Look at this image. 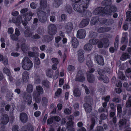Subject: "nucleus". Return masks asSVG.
Returning <instances> with one entry per match:
<instances>
[{"mask_svg":"<svg viewBox=\"0 0 131 131\" xmlns=\"http://www.w3.org/2000/svg\"><path fill=\"white\" fill-rule=\"evenodd\" d=\"M21 65L25 70H28L31 69L33 64L31 60L27 57H25L22 60Z\"/></svg>","mask_w":131,"mask_h":131,"instance_id":"1","label":"nucleus"},{"mask_svg":"<svg viewBox=\"0 0 131 131\" xmlns=\"http://www.w3.org/2000/svg\"><path fill=\"white\" fill-rule=\"evenodd\" d=\"M37 13L39 21L42 23L46 22L47 19L46 13L42 10V8H39L37 9Z\"/></svg>","mask_w":131,"mask_h":131,"instance_id":"2","label":"nucleus"},{"mask_svg":"<svg viewBox=\"0 0 131 131\" xmlns=\"http://www.w3.org/2000/svg\"><path fill=\"white\" fill-rule=\"evenodd\" d=\"M90 0H82L81 3L79 5L80 10L79 12V13H81V14L88 7L89 4Z\"/></svg>","mask_w":131,"mask_h":131,"instance_id":"3","label":"nucleus"},{"mask_svg":"<svg viewBox=\"0 0 131 131\" xmlns=\"http://www.w3.org/2000/svg\"><path fill=\"white\" fill-rule=\"evenodd\" d=\"M57 31L56 26L53 24H50L48 26V31L50 35H53L55 34Z\"/></svg>","mask_w":131,"mask_h":131,"instance_id":"4","label":"nucleus"},{"mask_svg":"<svg viewBox=\"0 0 131 131\" xmlns=\"http://www.w3.org/2000/svg\"><path fill=\"white\" fill-rule=\"evenodd\" d=\"M23 98L24 101L28 105L31 104L32 100V97L31 94L24 92Z\"/></svg>","mask_w":131,"mask_h":131,"instance_id":"5","label":"nucleus"},{"mask_svg":"<svg viewBox=\"0 0 131 131\" xmlns=\"http://www.w3.org/2000/svg\"><path fill=\"white\" fill-rule=\"evenodd\" d=\"M86 33V31L84 29H80L77 32V37L81 39H83L85 37Z\"/></svg>","mask_w":131,"mask_h":131,"instance_id":"6","label":"nucleus"},{"mask_svg":"<svg viewBox=\"0 0 131 131\" xmlns=\"http://www.w3.org/2000/svg\"><path fill=\"white\" fill-rule=\"evenodd\" d=\"M104 8L101 7H99L96 8L93 12V14L95 15L100 14L103 15L104 14Z\"/></svg>","mask_w":131,"mask_h":131,"instance_id":"7","label":"nucleus"},{"mask_svg":"<svg viewBox=\"0 0 131 131\" xmlns=\"http://www.w3.org/2000/svg\"><path fill=\"white\" fill-rule=\"evenodd\" d=\"M19 119L21 122L23 123H26L28 121V117L27 114L22 112L20 114Z\"/></svg>","mask_w":131,"mask_h":131,"instance_id":"8","label":"nucleus"},{"mask_svg":"<svg viewBox=\"0 0 131 131\" xmlns=\"http://www.w3.org/2000/svg\"><path fill=\"white\" fill-rule=\"evenodd\" d=\"M9 121V118L8 115L5 114H3L0 120V123L4 125L6 124Z\"/></svg>","mask_w":131,"mask_h":131,"instance_id":"9","label":"nucleus"},{"mask_svg":"<svg viewBox=\"0 0 131 131\" xmlns=\"http://www.w3.org/2000/svg\"><path fill=\"white\" fill-rule=\"evenodd\" d=\"M73 27V25L71 22L67 23L65 26V28L67 33H69L72 30Z\"/></svg>","mask_w":131,"mask_h":131,"instance_id":"10","label":"nucleus"},{"mask_svg":"<svg viewBox=\"0 0 131 131\" xmlns=\"http://www.w3.org/2000/svg\"><path fill=\"white\" fill-rule=\"evenodd\" d=\"M127 119L124 118H122L120 119L118 123L119 128L122 129L123 127L125 126L127 123Z\"/></svg>","mask_w":131,"mask_h":131,"instance_id":"11","label":"nucleus"},{"mask_svg":"<svg viewBox=\"0 0 131 131\" xmlns=\"http://www.w3.org/2000/svg\"><path fill=\"white\" fill-rule=\"evenodd\" d=\"M21 129L23 131H34V128L30 124L27 125H25L22 127Z\"/></svg>","mask_w":131,"mask_h":131,"instance_id":"12","label":"nucleus"},{"mask_svg":"<svg viewBox=\"0 0 131 131\" xmlns=\"http://www.w3.org/2000/svg\"><path fill=\"white\" fill-rule=\"evenodd\" d=\"M69 121L67 123V129H68L72 128L74 127V125L73 122L72 121L73 119V116H70L68 118Z\"/></svg>","mask_w":131,"mask_h":131,"instance_id":"13","label":"nucleus"},{"mask_svg":"<svg viewBox=\"0 0 131 131\" xmlns=\"http://www.w3.org/2000/svg\"><path fill=\"white\" fill-rule=\"evenodd\" d=\"M87 79L88 82L90 83H93L95 80L94 75L89 72H87Z\"/></svg>","mask_w":131,"mask_h":131,"instance_id":"14","label":"nucleus"},{"mask_svg":"<svg viewBox=\"0 0 131 131\" xmlns=\"http://www.w3.org/2000/svg\"><path fill=\"white\" fill-rule=\"evenodd\" d=\"M96 60L97 63L100 65L103 66L104 65V63L103 57L101 55H98L95 56Z\"/></svg>","mask_w":131,"mask_h":131,"instance_id":"15","label":"nucleus"},{"mask_svg":"<svg viewBox=\"0 0 131 131\" xmlns=\"http://www.w3.org/2000/svg\"><path fill=\"white\" fill-rule=\"evenodd\" d=\"M89 21L90 20L88 18L83 19L79 24V27L80 28L85 27L88 24Z\"/></svg>","mask_w":131,"mask_h":131,"instance_id":"16","label":"nucleus"},{"mask_svg":"<svg viewBox=\"0 0 131 131\" xmlns=\"http://www.w3.org/2000/svg\"><path fill=\"white\" fill-rule=\"evenodd\" d=\"M23 81L25 83L27 82L28 80L29 75L28 72L25 71L22 73Z\"/></svg>","mask_w":131,"mask_h":131,"instance_id":"17","label":"nucleus"},{"mask_svg":"<svg viewBox=\"0 0 131 131\" xmlns=\"http://www.w3.org/2000/svg\"><path fill=\"white\" fill-rule=\"evenodd\" d=\"M83 106L86 112L88 113L90 112L92 110L91 104L87 103H85L83 104Z\"/></svg>","mask_w":131,"mask_h":131,"instance_id":"18","label":"nucleus"},{"mask_svg":"<svg viewBox=\"0 0 131 131\" xmlns=\"http://www.w3.org/2000/svg\"><path fill=\"white\" fill-rule=\"evenodd\" d=\"M34 14V13L31 12L26 13L24 17L25 20L27 21H30L32 18V16Z\"/></svg>","mask_w":131,"mask_h":131,"instance_id":"19","label":"nucleus"},{"mask_svg":"<svg viewBox=\"0 0 131 131\" xmlns=\"http://www.w3.org/2000/svg\"><path fill=\"white\" fill-rule=\"evenodd\" d=\"M34 99L37 103H39L40 101V94L38 92H34L33 93Z\"/></svg>","mask_w":131,"mask_h":131,"instance_id":"20","label":"nucleus"},{"mask_svg":"<svg viewBox=\"0 0 131 131\" xmlns=\"http://www.w3.org/2000/svg\"><path fill=\"white\" fill-rule=\"evenodd\" d=\"M24 35L25 37H31L32 35V33L30 29H27L25 30L24 32Z\"/></svg>","mask_w":131,"mask_h":131,"instance_id":"21","label":"nucleus"},{"mask_svg":"<svg viewBox=\"0 0 131 131\" xmlns=\"http://www.w3.org/2000/svg\"><path fill=\"white\" fill-rule=\"evenodd\" d=\"M72 43L73 48H76L79 44V42L77 39L74 37H72Z\"/></svg>","mask_w":131,"mask_h":131,"instance_id":"22","label":"nucleus"},{"mask_svg":"<svg viewBox=\"0 0 131 131\" xmlns=\"http://www.w3.org/2000/svg\"><path fill=\"white\" fill-rule=\"evenodd\" d=\"M101 40L103 43V47L104 48H107L109 46L110 42L108 39L103 38Z\"/></svg>","mask_w":131,"mask_h":131,"instance_id":"23","label":"nucleus"},{"mask_svg":"<svg viewBox=\"0 0 131 131\" xmlns=\"http://www.w3.org/2000/svg\"><path fill=\"white\" fill-rule=\"evenodd\" d=\"M110 30L109 28L107 27H104L99 28L98 31L100 33H103L107 32Z\"/></svg>","mask_w":131,"mask_h":131,"instance_id":"24","label":"nucleus"},{"mask_svg":"<svg viewBox=\"0 0 131 131\" xmlns=\"http://www.w3.org/2000/svg\"><path fill=\"white\" fill-rule=\"evenodd\" d=\"M131 55V54L124 53L120 57V59L122 61H124L126 60L128 58H130V55Z\"/></svg>","mask_w":131,"mask_h":131,"instance_id":"25","label":"nucleus"},{"mask_svg":"<svg viewBox=\"0 0 131 131\" xmlns=\"http://www.w3.org/2000/svg\"><path fill=\"white\" fill-rule=\"evenodd\" d=\"M99 18L97 16L93 17L91 21V25L96 24L99 21Z\"/></svg>","mask_w":131,"mask_h":131,"instance_id":"26","label":"nucleus"},{"mask_svg":"<svg viewBox=\"0 0 131 131\" xmlns=\"http://www.w3.org/2000/svg\"><path fill=\"white\" fill-rule=\"evenodd\" d=\"M22 17L20 16H18L17 18L15 19V18H13V21L14 23L16 24V25H19L20 21L21 20Z\"/></svg>","mask_w":131,"mask_h":131,"instance_id":"27","label":"nucleus"},{"mask_svg":"<svg viewBox=\"0 0 131 131\" xmlns=\"http://www.w3.org/2000/svg\"><path fill=\"white\" fill-rule=\"evenodd\" d=\"M40 8L44 9L46 8L47 6L46 0H41L40 2Z\"/></svg>","mask_w":131,"mask_h":131,"instance_id":"28","label":"nucleus"},{"mask_svg":"<svg viewBox=\"0 0 131 131\" xmlns=\"http://www.w3.org/2000/svg\"><path fill=\"white\" fill-rule=\"evenodd\" d=\"M91 121V124L90 126V130L93 129L95 123L97 122L96 118L95 116L92 117Z\"/></svg>","mask_w":131,"mask_h":131,"instance_id":"29","label":"nucleus"},{"mask_svg":"<svg viewBox=\"0 0 131 131\" xmlns=\"http://www.w3.org/2000/svg\"><path fill=\"white\" fill-rule=\"evenodd\" d=\"M53 70L51 69H48L46 71L47 76L50 78H52L53 73Z\"/></svg>","mask_w":131,"mask_h":131,"instance_id":"30","label":"nucleus"},{"mask_svg":"<svg viewBox=\"0 0 131 131\" xmlns=\"http://www.w3.org/2000/svg\"><path fill=\"white\" fill-rule=\"evenodd\" d=\"M81 16L82 17H89L91 16V13L89 11H84L82 13Z\"/></svg>","mask_w":131,"mask_h":131,"instance_id":"31","label":"nucleus"},{"mask_svg":"<svg viewBox=\"0 0 131 131\" xmlns=\"http://www.w3.org/2000/svg\"><path fill=\"white\" fill-rule=\"evenodd\" d=\"M99 42V40L97 39H92L89 40L90 44L91 45H94L96 44Z\"/></svg>","mask_w":131,"mask_h":131,"instance_id":"32","label":"nucleus"},{"mask_svg":"<svg viewBox=\"0 0 131 131\" xmlns=\"http://www.w3.org/2000/svg\"><path fill=\"white\" fill-rule=\"evenodd\" d=\"M62 2L61 0H54L53 3V6L56 8L58 7L62 4Z\"/></svg>","mask_w":131,"mask_h":131,"instance_id":"33","label":"nucleus"},{"mask_svg":"<svg viewBox=\"0 0 131 131\" xmlns=\"http://www.w3.org/2000/svg\"><path fill=\"white\" fill-rule=\"evenodd\" d=\"M112 3L110 0H104L102 3V4L103 5L105 6H109Z\"/></svg>","mask_w":131,"mask_h":131,"instance_id":"34","label":"nucleus"},{"mask_svg":"<svg viewBox=\"0 0 131 131\" xmlns=\"http://www.w3.org/2000/svg\"><path fill=\"white\" fill-rule=\"evenodd\" d=\"M33 86L32 84H28L27 86L26 91L29 93L32 92L33 90Z\"/></svg>","mask_w":131,"mask_h":131,"instance_id":"35","label":"nucleus"},{"mask_svg":"<svg viewBox=\"0 0 131 131\" xmlns=\"http://www.w3.org/2000/svg\"><path fill=\"white\" fill-rule=\"evenodd\" d=\"M104 14H106L107 15L111 14L112 13L109 6H105L104 8Z\"/></svg>","mask_w":131,"mask_h":131,"instance_id":"36","label":"nucleus"},{"mask_svg":"<svg viewBox=\"0 0 131 131\" xmlns=\"http://www.w3.org/2000/svg\"><path fill=\"white\" fill-rule=\"evenodd\" d=\"M45 40L46 41L49 42L52 41L53 38V35H50L49 36L48 35H46L45 36Z\"/></svg>","mask_w":131,"mask_h":131,"instance_id":"37","label":"nucleus"},{"mask_svg":"<svg viewBox=\"0 0 131 131\" xmlns=\"http://www.w3.org/2000/svg\"><path fill=\"white\" fill-rule=\"evenodd\" d=\"M85 80V78L84 76H76L75 80L76 81L83 82Z\"/></svg>","mask_w":131,"mask_h":131,"instance_id":"38","label":"nucleus"},{"mask_svg":"<svg viewBox=\"0 0 131 131\" xmlns=\"http://www.w3.org/2000/svg\"><path fill=\"white\" fill-rule=\"evenodd\" d=\"M92 47V46L91 45L90 43H88L84 45V48L85 51H90L91 50Z\"/></svg>","mask_w":131,"mask_h":131,"instance_id":"39","label":"nucleus"},{"mask_svg":"<svg viewBox=\"0 0 131 131\" xmlns=\"http://www.w3.org/2000/svg\"><path fill=\"white\" fill-rule=\"evenodd\" d=\"M126 21H131V12L127 11L126 13Z\"/></svg>","mask_w":131,"mask_h":131,"instance_id":"40","label":"nucleus"},{"mask_svg":"<svg viewBox=\"0 0 131 131\" xmlns=\"http://www.w3.org/2000/svg\"><path fill=\"white\" fill-rule=\"evenodd\" d=\"M73 93L74 95L76 97H79L81 95L80 91L78 88H76L73 91Z\"/></svg>","mask_w":131,"mask_h":131,"instance_id":"41","label":"nucleus"},{"mask_svg":"<svg viewBox=\"0 0 131 131\" xmlns=\"http://www.w3.org/2000/svg\"><path fill=\"white\" fill-rule=\"evenodd\" d=\"M77 3H74L73 5V7L74 10L79 12L80 11V10H79V9L80 10L79 8L80 5L77 4Z\"/></svg>","mask_w":131,"mask_h":131,"instance_id":"42","label":"nucleus"},{"mask_svg":"<svg viewBox=\"0 0 131 131\" xmlns=\"http://www.w3.org/2000/svg\"><path fill=\"white\" fill-rule=\"evenodd\" d=\"M36 89L38 92L40 94H42L43 92V90L41 86L38 85L36 86Z\"/></svg>","mask_w":131,"mask_h":131,"instance_id":"43","label":"nucleus"},{"mask_svg":"<svg viewBox=\"0 0 131 131\" xmlns=\"http://www.w3.org/2000/svg\"><path fill=\"white\" fill-rule=\"evenodd\" d=\"M85 100L86 102L85 103L91 104L92 101V99L91 97L89 96H86L85 99Z\"/></svg>","mask_w":131,"mask_h":131,"instance_id":"44","label":"nucleus"},{"mask_svg":"<svg viewBox=\"0 0 131 131\" xmlns=\"http://www.w3.org/2000/svg\"><path fill=\"white\" fill-rule=\"evenodd\" d=\"M97 72L100 75H103V74L106 73V71L104 70L99 68L97 70Z\"/></svg>","mask_w":131,"mask_h":131,"instance_id":"45","label":"nucleus"},{"mask_svg":"<svg viewBox=\"0 0 131 131\" xmlns=\"http://www.w3.org/2000/svg\"><path fill=\"white\" fill-rule=\"evenodd\" d=\"M117 109L118 114L121 115L122 112V107L121 104H119L117 105Z\"/></svg>","mask_w":131,"mask_h":131,"instance_id":"46","label":"nucleus"},{"mask_svg":"<svg viewBox=\"0 0 131 131\" xmlns=\"http://www.w3.org/2000/svg\"><path fill=\"white\" fill-rule=\"evenodd\" d=\"M8 91V90L6 86H3L1 88V92L2 93H4Z\"/></svg>","mask_w":131,"mask_h":131,"instance_id":"47","label":"nucleus"},{"mask_svg":"<svg viewBox=\"0 0 131 131\" xmlns=\"http://www.w3.org/2000/svg\"><path fill=\"white\" fill-rule=\"evenodd\" d=\"M50 83L47 80H44L42 81V84L47 88H49V84Z\"/></svg>","mask_w":131,"mask_h":131,"instance_id":"48","label":"nucleus"},{"mask_svg":"<svg viewBox=\"0 0 131 131\" xmlns=\"http://www.w3.org/2000/svg\"><path fill=\"white\" fill-rule=\"evenodd\" d=\"M21 48L22 51L25 52L28 49V48L25 43L22 44L21 45Z\"/></svg>","mask_w":131,"mask_h":131,"instance_id":"49","label":"nucleus"},{"mask_svg":"<svg viewBox=\"0 0 131 131\" xmlns=\"http://www.w3.org/2000/svg\"><path fill=\"white\" fill-rule=\"evenodd\" d=\"M97 36V34L96 32L93 31H91L90 32L89 36L90 38H94L96 37Z\"/></svg>","mask_w":131,"mask_h":131,"instance_id":"50","label":"nucleus"},{"mask_svg":"<svg viewBox=\"0 0 131 131\" xmlns=\"http://www.w3.org/2000/svg\"><path fill=\"white\" fill-rule=\"evenodd\" d=\"M119 36L118 35L116 37L114 44V47L115 48H117L118 47L119 41Z\"/></svg>","mask_w":131,"mask_h":131,"instance_id":"51","label":"nucleus"},{"mask_svg":"<svg viewBox=\"0 0 131 131\" xmlns=\"http://www.w3.org/2000/svg\"><path fill=\"white\" fill-rule=\"evenodd\" d=\"M40 38V36L37 34H36L34 35H32L31 37V38L32 39L35 40L39 39Z\"/></svg>","mask_w":131,"mask_h":131,"instance_id":"52","label":"nucleus"},{"mask_svg":"<svg viewBox=\"0 0 131 131\" xmlns=\"http://www.w3.org/2000/svg\"><path fill=\"white\" fill-rule=\"evenodd\" d=\"M18 36L15 34H13L11 35L10 36V38L12 40L14 41H16L18 39Z\"/></svg>","mask_w":131,"mask_h":131,"instance_id":"53","label":"nucleus"},{"mask_svg":"<svg viewBox=\"0 0 131 131\" xmlns=\"http://www.w3.org/2000/svg\"><path fill=\"white\" fill-rule=\"evenodd\" d=\"M44 29L41 27H39L37 30V32L39 35H41L43 34L44 32Z\"/></svg>","mask_w":131,"mask_h":131,"instance_id":"54","label":"nucleus"},{"mask_svg":"<svg viewBox=\"0 0 131 131\" xmlns=\"http://www.w3.org/2000/svg\"><path fill=\"white\" fill-rule=\"evenodd\" d=\"M13 94L12 93L10 92L7 94L6 95L7 100L8 101H10L12 100V97L13 96Z\"/></svg>","mask_w":131,"mask_h":131,"instance_id":"55","label":"nucleus"},{"mask_svg":"<svg viewBox=\"0 0 131 131\" xmlns=\"http://www.w3.org/2000/svg\"><path fill=\"white\" fill-rule=\"evenodd\" d=\"M86 64L89 67H91L92 66V63L91 59L90 58L88 59L86 62Z\"/></svg>","mask_w":131,"mask_h":131,"instance_id":"56","label":"nucleus"},{"mask_svg":"<svg viewBox=\"0 0 131 131\" xmlns=\"http://www.w3.org/2000/svg\"><path fill=\"white\" fill-rule=\"evenodd\" d=\"M84 51L82 49H80L78 51V56H84Z\"/></svg>","mask_w":131,"mask_h":131,"instance_id":"57","label":"nucleus"},{"mask_svg":"<svg viewBox=\"0 0 131 131\" xmlns=\"http://www.w3.org/2000/svg\"><path fill=\"white\" fill-rule=\"evenodd\" d=\"M3 71L7 75L10 76V75L11 73L10 71L8 68H4L3 69Z\"/></svg>","mask_w":131,"mask_h":131,"instance_id":"58","label":"nucleus"},{"mask_svg":"<svg viewBox=\"0 0 131 131\" xmlns=\"http://www.w3.org/2000/svg\"><path fill=\"white\" fill-rule=\"evenodd\" d=\"M66 9L67 12L69 13L70 14L71 13L72 11V9L70 5H68L66 6Z\"/></svg>","mask_w":131,"mask_h":131,"instance_id":"59","label":"nucleus"},{"mask_svg":"<svg viewBox=\"0 0 131 131\" xmlns=\"http://www.w3.org/2000/svg\"><path fill=\"white\" fill-rule=\"evenodd\" d=\"M78 60L80 62L82 63L83 62L84 60V56H78Z\"/></svg>","mask_w":131,"mask_h":131,"instance_id":"60","label":"nucleus"},{"mask_svg":"<svg viewBox=\"0 0 131 131\" xmlns=\"http://www.w3.org/2000/svg\"><path fill=\"white\" fill-rule=\"evenodd\" d=\"M98 112L99 113H101L103 112H108L107 109H105L103 107L100 108L98 110Z\"/></svg>","mask_w":131,"mask_h":131,"instance_id":"61","label":"nucleus"},{"mask_svg":"<svg viewBox=\"0 0 131 131\" xmlns=\"http://www.w3.org/2000/svg\"><path fill=\"white\" fill-rule=\"evenodd\" d=\"M116 106L114 105V103H111L110 104V107L111 109L113 111H115L116 110L115 109Z\"/></svg>","mask_w":131,"mask_h":131,"instance_id":"62","label":"nucleus"},{"mask_svg":"<svg viewBox=\"0 0 131 131\" xmlns=\"http://www.w3.org/2000/svg\"><path fill=\"white\" fill-rule=\"evenodd\" d=\"M118 75L119 78L122 80H124L125 78V77L123 75V73L121 72L119 73Z\"/></svg>","mask_w":131,"mask_h":131,"instance_id":"63","label":"nucleus"},{"mask_svg":"<svg viewBox=\"0 0 131 131\" xmlns=\"http://www.w3.org/2000/svg\"><path fill=\"white\" fill-rule=\"evenodd\" d=\"M121 99L119 97H115L113 99L112 101L116 103H119L121 101Z\"/></svg>","mask_w":131,"mask_h":131,"instance_id":"64","label":"nucleus"}]
</instances>
